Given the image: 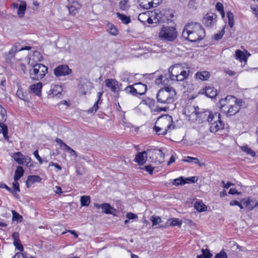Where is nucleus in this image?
I'll return each instance as SVG.
<instances>
[{"instance_id": "423d86ee", "label": "nucleus", "mask_w": 258, "mask_h": 258, "mask_svg": "<svg viewBox=\"0 0 258 258\" xmlns=\"http://www.w3.org/2000/svg\"><path fill=\"white\" fill-rule=\"evenodd\" d=\"M47 72L48 69L45 66L41 63H37L30 70V77L33 80L38 81L42 79Z\"/></svg>"}, {"instance_id": "774afa93", "label": "nucleus", "mask_w": 258, "mask_h": 258, "mask_svg": "<svg viewBox=\"0 0 258 258\" xmlns=\"http://www.w3.org/2000/svg\"><path fill=\"white\" fill-rule=\"evenodd\" d=\"M33 154H34V156L37 158V159L39 161L40 163L41 164L43 161H42V158L39 156V155L38 154V150H35Z\"/></svg>"}, {"instance_id": "f8f14e48", "label": "nucleus", "mask_w": 258, "mask_h": 258, "mask_svg": "<svg viewBox=\"0 0 258 258\" xmlns=\"http://www.w3.org/2000/svg\"><path fill=\"white\" fill-rule=\"evenodd\" d=\"M79 92L82 95H86L93 88L92 83L87 79L81 80L78 86Z\"/></svg>"}, {"instance_id": "bb28decb", "label": "nucleus", "mask_w": 258, "mask_h": 258, "mask_svg": "<svg viewBox=\"0 0 258 258\" xmlns=\"http://www.w3.org/2000/svg\"><path fill=\"white\" fill-rule=\"evenodd\" d=\"M62 89L61 86L58 85H53L51 86V89L50 91L51 94H50L52 96H57L61 94Z\"/></svg>"}, {"instance_id": "a19ab883", "label": "nucleus", "mask_w": 258, "mask_h": 258, "mask_svg": "<svg viewBox=\"0 0 258 258\" xmlns=\"http://www.w3.org/2000/svg\"><path fill=\"white\" fill-rule=\"evenodd\" d=\"M167 224L173 226H178L180 227L182 222L177 218H172L168 220Z\"/></svg>"}, {"instance_id": "49530a36", "label": "nucleus", "mask_w": 258, "mask_h": 258, "mask_svg": "<svg viewBox=\"0 0 258 258\" xmlns=\"http://www.w3.org/2000/svg\"><path fill=\"white\" fill-rule=\"evenodd\" d=\"M150 220L153 223V224H152L153 226L159 225L160 223H162V222L160 217L155 216H152L151 217Z\"/></svg>"}, {"instance_id": "f3484780", "label": "nucleus", "mask_w": 258, "mask_h": 258, "mask_svg": "<svg viewBox=\"0 0 258 258\" xmlns=\"http://www.w3.org/2000/svg\"><path fill=\"white\" fill-rule=\"evenodd\" d=\"M200 93L205 94L207 97L211 99L215 98L218 95L217 90L212 86L205 87L201 90Z\"/></svg>"}, {"instance_id": "20e7f679", "label": "nucleus", "mask_w": 258, "mask_h": 258, "mask_svg": "<svg viewBox=\"0 0 258 258\" xmlns=\"http://www.w3.org/2000/svg\"><path fill=\"white\" fill-rule=\"evenodd\" d=\"M172 117L166 115L165 117H159L155 122L153 131L158 135H166L174 125L172 124Z\"/></svg>"}, {"instance_id": "f704fd0d", "label": "nucleus", "mask_w": 258, "mask_h": 258, "mask_svg": "<svg viewBox=\"0 0 258 258\" xmlns=\"http://www.w3.org/2000/svg\"><path fill=\"white\" fill-rule=\"evenodd\" d=\"M194 207L200 212H204L207 210L206 206L200 201L195 202Z\"/></svg>"}, {"instance_id": "b1692460", "label": "nucleus", "mask_w": 258, "mask_h": 258, "mask_svg": "<svg viewBox=\"0 0 258 258\" xmlns=\"http://www.w3.org/2000/svg\"><path fill=\"white\" fill-rule=\"evenodd\" d=\"M134 86L136 88L138 96L145 94L147 90V85L141 82L135 83Z\"/></svg>"}, {"instance_id": "4c0bfd02", "label": "nucleus", "mask_w": 258, "mask_h": 258, "mask_svg": "<svg viewBox=\"0 0 258 258\" xmlns=\"http://www.w3.org/2000/svg\"><path fill=\"white\" fill-rule=\"evenodd\" d=\"M7 120L6 110L0 105V124L4 123Z\"/></svg>"}, {"instance_id": "393cba45", "label": "nucleus", "mask_w": 258, "mask_h": 258, "mask_svg": "<svg viewBox=\"0 0 258 258\" xmlns=\"http://www.w3.org/2000/svg\"><path fill=\"white\" fill-rule=\"evenodd\" d=\"M41 180V178L38 175H29L26 182L27 187L29 188L31 184L35 182H40Z\"/></svg>"}, {"instance_id": "c85d7f7f", "label": "nucleus", "mask_w": 258, "mask_h": 258, "mask_svg": "<svg viewBox=\"0 0 258 258\" xmlns=\"http://www.w3.org/2000/svg\"><path fill=\"white\" fill-rule=\"evenodd\" d=\"M227 74H228L229 76L234 77L233 79L230 82L232 84V88H235L237 86L236 80L238 76V72H236L235 71L228 70H227Z\"/></svg>"}, {"instance_id": "473e14b6", "label": "nucleus", "mask_w": 258, "mask_h": 258, "mask_svg": "<svg viewBox=\"0 0 258 258\" xmlns=\"http://www.w3.org/2000/svg\"><path fill=\"white\" fill-rule=\"evenodd\" d=\"M24 173V170L22 166H18L15 172L14 180H19L20 178L23 176Z\"/></svg>"}, {"instance_id": "0e129e2a", "label": "nucleus", "mask_w": 258, "mask_h": 258, "mask_svg": "<svg viewBox=\"0 0 258 258\" xmlns=\"http://www.w3.org/2000/svg\"><path fill=\"white\" fill-rule=\"evenodd\" d=\"M126 217L129 220H131V219H135L137 218L138 217V216L135 214L132 213L131 212H129V213H127Z\"/></svg>"}, {"instance_id": "ea45409f", "label": "nucleus", "mask_w": 258, "mask_h": 258, "mask_svg": "<svg viewBox=\"0 0 258 258\" xmlns=\"http://www.w3.org/2000/svg\"><path fill=\"white\" fill-rule=\"evenodd\" d=\"M202 254L198 255V258H211L213 255L208 249H202Z\"/></svg>"}, {"instance_id": "e433bc0d", "label": "nucleus", "mask_w": 258, "mask_h": 258, "mask_svg": "<svg viewBox=\"0 0 258 258\" xmlns=\"http://www.w3.org/2000/svg\"><path fill=\"white\" fill-rule=\"evenodd\" d=\"M116 15L117 18L120 19L123 23L127 24L131 22V19L130 17L119 13H117Z\"/></svg>"}, {"instance_id": "338daca9", "label": "nucleus", "mask_w": 258, "mask_h": 258, "mask_svg": "<svg viewBox=\"0 0 258 258\" xmlns=\"http://www.w3.org/2000/svg\"><path fill=\"white\" fill-rule=\"evenodd\" d=\"M151 5L152 8L156 7L158 5L160 4V3L162 2V0H151Z\"/></svg>"}, {"instance_id": "5701e85b", "label": "nucleus", "mask_w": 258, "mask_h": 258, "mask_svg": "<svg viewBox=\"0 0 258 258\" xmlns=\"http://www.w3.org/2000/svg\"><path fill=\"white\" fill-rule=\"evenodd\" d=\"M42 87V83L39 82L31 85L29 87V89L31 93H32L38 96H40L41 95Z\"/></svg>"}, {"instance_id": "5fc2aeb1", "label": "nucleus", "mask_w": 258, "mask_h": 258, "mask_svg": "<svg viewBox=\"0 0 258 258\" xmlns=\"http://www.w3.org/2000/svg\"><path fill=\"white\" fill-rule=\"evenodd\" d=\"M225 27H226V26L225 25L223 27V30L221 32L214 35V38L215 40H219L222 38V36L223 35V34L225 32L224 29H225Z\"/></svg>"}, {"instance_id": "dca6fc26", "label": "nucleus", "mask_w": 258, "mask_h": 258, "mask_svg": "<svg viewBox=\"0 0 258 258\" xmlns=\"http://www.w3.org/2000/svg\"><path fill=\"white\" fill-rule=\"evenodd\" d=\"M243 204L245 206V209L248 211H252L254 208L258 207L257 201L250 197L243 199Z\"/></svg>"}, {"instance_id": "8fccbe9b", "label": "nucleus", "mask_w": 258, "mask_h": 258, "mask_svg": "<svg viewBox=\"0 0 258 258\" xmlns=\"http://www.w3.org/2000/svg\"><path fill=\"white\" fill-rule=\"evenodd\" d=\"M13 243L17 249L19 250L20 251H23L24 250L23 246L21 244L20 240L14 241Z\"/></svg>"}, {"instance_id": "39448f33", "label": "nucleus", "mask_w": 258, "mask_h": 258, "mask_svg": "<svg viewBox=\"0 0 258 258\" xmlns=\"http://www.w3.org/2000/svg\"><path fill=\"white\" fill-rule=\"evenodd\" d=\"M176 29L174 27L163 26L159 33L160 40L167 41H173L177 37Z\"/></svg>"}, {"instance_id": "2eb2a0df", "label": "nucleus", "mask_w": 258, "mask_h": 258, "mask_svg": "<svg viewBox=\"0 0 258 258\" xmlns=\"http://www.w3.org/2000/svg\"><path fill=\"white\" fill-rule=\"evenodd\" d=\"M21 50L22 46L19 44L14 45L8 52L5 53L4 57L7 60L12 61L14 58L16 53Z\"/></svg>"}, {"instance_id": "f257e3e1", "label": "nucleus", "mask_w": 258, "mask_h": 258, "mask_svg": "<svg viewBox=\"0 0 258 258\" xmlns=\"http://www.w3.org/2000/svg\"><path fill=\"white\" fill-rule=\"evenodd\" d=\"M220 114L215 113L213 114L209 110L199 111L195 121L200 122L208 121L210 124V131L215 133L224 127V123L220 119Z\"/></svg>"}, {"instance_id": "de8ad7c7", "label": "nucleus", "mask_w": 258, "mask_h": 258, "mask_svg": "<svg viewBox=\"0 0 258 258\" xmlns=\"http://www.w3.org/2000/svg\"><path fill=\"white\" fill-rule=\"evenodd\" d=\"M13 214V221H22L23 220V217L21 215H20L18 213L16 212L14 210L12 211Z\"/></svg>"}, {"instance_id": "69168bd1", "label": "nucleus", "mask_w": 258, "mask_h": 258, "mask_svg": "<svg viewBox=\"0 0 258 258\" xmlns=\"http://www.w3.org/2000/svg\"><path fill=\"white\" fill-rule=\"evenodd\" d=\"M214 258H226V253L223 249L222 251L217 254Z\"/></svg>"}, {"instance_id": "f03ea898", "label": "nucleus", "mask_w": 258, "mask_h": 258, "mask_svg": "<svg viewBox=\"0 0 258 258\" xmlns=\"http://www.w3.org/2000/svg\"><path fill=\"white\" fill-rule=\"evenodd\" d=\"M182 36L190 42H197L205 37V31L200 23L191 22L184 26Z\"/></svg>"}, {"instance_id": "6e6d98bb", "label": "nucleus", "mask_w": 258, "mask_h": 258, "mask_svg": "<svg viewBox=\"0 0 258 258\" xmlns=\"http://www.w3.org/2000/svg\"><path fill=\"white\" fill-rule=\"evenodd\" d=\"M100 102H98V101H96L94 104L93 105V107L90 108L88 110V113H93V111H94L95 112H96L97 110L98 109V103H99Z\"/></svg>"}, {"instance_id": "4468645a", "label": "nucleus", "mask_w": 258, "mask_h": 258, "mask_svg": "<svg viewBox=\"0 0 258 258\" xmlns=\"http://www.w3.org/2000/svg\"><path fill=\"white\" fill-rule=\"evenodd\" d=\"M54 75L56 77L64 76L72 73V70L67 65H60L54 70Z\"/></svg>"}, {"instance_id": "3c124183", "label": "nucleus", "mask_w": 258, "mask_h": 258, "mask_svg": "<svg viewBox=\"0 0 258 258\" xmlns=\"http://www.w3.org/2000/svg\"><path fill=\"white\" fill-rule=\"evenodd\" d=\"M144 101L145 102V103L147 105L149 106L150 108H152L154 106L155 101H154V100H153L152 99H151L149 98H147L144 100Z\"/></svg>"}, {"instance_id": "cd10ccee", "label": "nucleus", "mask_w": 258, "mask_h": 258, "mask_svg": "<svg viewBox=\"0 0 258 258\" xmlns=\"http://www.w3.org/2000/svg\"><path fill=\"white\" fill-rule=\"evenodd\" d=\"M210 76L209 72L207 71H203L201 72H197L196 75V79L202 81L207 80Z\"/></svg>"}, {"instance_id": "37998d69", "label": "nucleus", "mask_w": 258, "mask_h": 258, "mask_svg": "<svg viewBox=\"0 0 258 258\" xmlns=\"http://www.w3.org/2000/svg\"><path fill=\"white\" fill-rule=\"evenodd\" d=\"M241 149L242 151L245 152L247 155H250L251 157H254L255 155V152L247 146L241 147Z\"/></svg>"}, {"instance_id": "72a5a7b5", "label": "nucleus", "mask_w": 258, "mask_h": 258, "mask_svg": "<svg viewBox=\"0 0 258 258\" xmlns=\"http://www.w3.org/2000/svg\"><path fill=\"white\" fill-rule=\"evenodd\" d=\"M124 91L127 94H130L135 96H138L137 89L134 84L128 86L124 89Z\"/></svg>"}, {"instance_id": "58836bf2", "label": "nucleus", "mask_w": 258, "mask_h": 258, "mask_svg": "<svg viewBox=\"0 0 258 258\" xmlns=\"http://www.w3.org/2000/svg\"><path fill=\"white\" fill-rule=\"evenodd\" d=\"M0 127H1L0 133H1L2 132L3 134L4 135V138L6 140L8 141L9 140V136L8 135V130L7 126L4 123H1V124H0Z\"/></svg>"}, {"instance_id": "c9c22d12", "label": "nucleus", "mask_w": 258, "mask_h": 258, "mask_svg": "<svg viewBox=\"0 0 258 258\" xmlns=\"http://www.w3.org/2000/svg\"><path fill=\"white\" fill-rule=\"evenodd\" d=\"M17 14L20 17H23L25 14L26 9V4L25 2H22L19 6Z\"/></svg>"}, {"instance_id": "e2e57ef3", "label": "nucleus", "mask_w": 258, "mask_h": 258, "mask_svg": "<svg viewBox=\"0 0 258 258\" xmlns=\"http://www.w3.org/2000/svg\"><path fill=\"white\" fill-rule=\"evenodd\" d=\"M13 258H29L27 257L22 252H17L15 254V255L13 257ZM29 258H35L34 257H31Z\"/></svg>"}, {"instance_id": "79ce46f5", "label": "nucleus", "mask_w": 258, "mask_h": 258, "mask_svg": "<svg viewBox=\"0 0 258 258\" xmlns=\"http://www.w3.org/2000/svg\"><path fill=\"white\" fill-rule=\"evenodd\" d=\"M80 202L82 206H88L90 202V198L89 196H83L81 197Z\"/></svg>"}, {"instance_id": "4be33fe9", "label": "nucleus", "mask_w": 258, "mask_h": 258, "mask_svg": "<svg viewBox=\"0 0 258 258\" xmlns=\"http://www.w3.org/2000/svg\"><path fill=\"white\" fill-rule=\"evenodd\" d=\"M235 55L237 59H238L241 62L243 61L246 63L250 54L248 53L247 51L244 52L240 50H237L235 51Z\"/></svg>"}, {"instance_id": "412c9836", "label": "nucleus", "mask_w": 258, "mask_h": 258, "mask_svg": "<svg viewBox=\"0 0 258 258\" xmlns=\"http://www.w3.org/2000/svg\"><path fill=\"white\" fill-rule=\"evenodd\" d=\"M94 205L97 209L101 208L102 212L106 214H112L111 210H115L109 203H104L101 204L94 203Z\"/></svg>"}, {"instance_id": "0eeeda50", "label": "nucleus", "mask_w": 258, "mask_h": 258, "mask_svg": "<svg viewBox=\"0 0 258 258\" xmlns=\"http://www.w3.org/2000/svg\"><path fill=\"white\" fill-rule=\"evenodd\" d=\"M173 73L172 77L174 81H182L186 79L190 73L188 68L187 70H183L180 64H175L171 66V72Z\"/></svg>"}, {"instance_id": "09e8293b", "label": "nucleus", "mask_w": 258, "mask_h": 258, "mask_svg": "<svg viewBox=\"0 0 258 258\" xmlns=\"http://www.w3.org/2000/svg\"><path fill=\"white\" fill-rule=\"evenodd\" d=\"M185 178L183 177H180L174 180L172 184L174 185H182L185 184Z\"/></svg>"}, {"instance_id": "603ef678", "label": "nucleus", "mask_w": 258, "mask_h": 258, "mask_svg": "<svg viewBox=\"0 0 258 258\" xmlns=\"http://www.w3.org/2000/svg\"><path fill=\"white\" fill-rule=\"evenodd\" d=\"M63 150H67V151L70 153L72 154L75 156H77V152L74 150L72 148L68 146L67 145H64V147L63 148Z\"/></svg>"}, {"instance_id": "a211bd4d", "label": "nucleus", "mask_w": 258, "mask_h": 258, "mask_svg": "<svg viewBox=\"0 0 258 258\" xmlns=\"http://www.w3.org/2000/svg\"><path fill=\"white\" fill-rule=\"evenodd\" d=\"M67 8L70 14L75 15L78 13V10L80 8V4L75 0H68Z\"/></svg>"}, {"instance_id": "1a4fd4ad", "label": "nucleus", "mask_w": 258, "mask_h": 258, "mask_svg": "<svg viewBox=\"0 0 258 258\" xmlns=\"http://www.w3.org/2000/svg\"><path fill=\"white\" fill-rule=\"evenodd\" d=\"M173 73L171 72V67L168 69L167 73L161 75L155 80V83L156 85H162L163 86L167 85L168 84H170V81H173V78L172 77Z\"/></svg>"}, {"instance_id": "9b49d317", "label": "nucleus", "mask_w": 258, "mask_h": 258, "mask_svg": "<svg viewBox=\"0 0 258 258\" xmlns=\"http://www.w3.org/2000/svg\"><path fill=\"white\" fill-rule=\"evenodd\" d=\"M106 86L114 93H118L121 90V84L115 79H107L105 80Z\"/></svg>"}, {"instance_id": "c03bdc74", "label": "nucleus", "mask_w": 258, "mask_h": 258, "mask_svg": "<svg viewBox=\"0 0 258 258\" xmlns=\"http://www.w3.org/2000/svg\"><path fill=\"white\" fill-rule=\"evenodd\" d=\"M227 17L228 19V25L232 28L234 25V15L232 13L228 12L227 13Z\"/></svg>"}, {"instance_id": "a18cd8bd", "label": "nucleus", "mask_w": 258, "mask_h": 258, "mask_svg": "<svg viewBox=\"0 0 258 258\" xmlns=\"http://www.w3.org/2000/svg\"><path fill=\"white\" fill-rule=\"evenodd\" d=\"M216 10L219 12L222 18L224 17L225 12L224 10V7L222 3L218 2L216 5Z\"/></svg>"}, {"instance_id": "6ab92c4d", "label": "nucleus", "mask_w": 258, "mask_h": 258, "mask_svg": "<svg viewBox=\"0 0 258 258\" xmlns=\"http://www.w3.org/2000/svg\"><path fill=\"white\" fill-rule=\"evenodd\" d=\"M148 155H149L148 150L146 151L139 152L136 155L134 160L139 165H143L147 161Z\"/></svg>"}, {"instance_id": "bf43d9fd", "label": "nucleus", "mask_w": 258, "mask_h": 258, "mask_svg": "<svg viewBox=\"0 0 258 258\" xmlns=\"http://www.w3.org/2000/svg\"><path fill=\"white\" fill-rule=\"evenodd\" d=\"M142 169H145L146 171H147L150 173V174H152L153 170L154 169V167H152L151 165H148L144 166L143 168H142Z\"/></svg>"}, {"instance_id": "7c9ffc66", "label": "nucleus", "mask_w": 258, "mask_h": 258, "mask_svg": "<svg viewBox=\"0 0 258 258\" xmlns=\"http://www.w3.org/2000/svg\"><path fill=\"white\" fill-rule=\"evenodd\" d=\"M24 156L22 153L18 152L13 154V157L19 165H23Z\"/></svg>"}, {"instance_id": "a878e982", "label": "nucleus", "mask_w": 258, "mask_h": 258, "mask_svg": "<svg viewBox=\"0 0 258 258\" xmlns=\"http://www.w3.org/2000/svg\"><path fill=\"white\" fill-rule=\"evenodd\" d=\"M17 96L20 99L24 101L25 102H29L30 97L29 95L26 91H23L22 88H19L16 93Z\"/></svg>"}, {"instance_id": "2f4dec72", "label": "nucleus", "mask_w": 258, "mask_h": 258, "mask_svg": "<svg viewBox=\"0 0 258 258\" xmlns=\"http://www.w3.org/2000/svg\"><path fill=\"white\" fill-rule=\"evenodd\" d=\"M151 0H138V3L141 7L145 9H149L152 8Z\"/></svg>"}, {"instance_id": "6e6552de", "label": "nucleus", "mask_w": 258, "mask_h": 258, "mask_svg": "<svg viewBox=\"0 0 258 258\" xmlns=\"http://www.w3.org/2000/svg\"><path fill=\"white\" fill-rule=\"evenodd\" d=\"M228 103L229 107L227 111V115L231 116L235 114L240 109V106L242 105V101H238L237 98L232 95H227V104Z\"/></svg>"}, {"instance_id": "4d7b16f0", "label": "nucleus", "mask_w": 258, "mask_h": 258, "mask_svg": "<svg viewBox=\"0 0 258 258\" xmlns=\"http://www.w3.org/2000/svg\"><path fill=\"white\" fill-rule=\"evenodd\" d=\"M228 244L229 245V246L232 248V250H235L238 248V245L234 241L230 240L228 242Z\"/></svg>"}, {"instance_id": "c756f323", "label": "nucleus", "mask_w": 258, "mask_h": 258, "mask_svg": "<svg viewBox=\"0 0 258 258\" xmlns=\"http://www.w3.org/2000/svg\"><path fill=\"white\" fill-rule=\"evenodd\" d=\"M107 31L113 36H116L118 33V30L116 27L111 23L108 24L107 26Z\"/></svg>"}, {"instance_id": "ddd939ff", "label": "nucleus", "mask_w": 258, "mask_h": 258, "mask_svg": "<svg viewBox=\"0 0 258 258\" xmlns=\"http://www.w3.org/2000/svg\"><path fill=\"white\" fill-rule=\"evenodd\" d=\"M149 156L150 158H155L161 163L164 160V154L161 149H151L148 150Z\"/></svg>"}, {"instance_id": "864d4df0", "label": "nucleus", "mask_w": 258, "mask_h": 258, "mask_svg": "<svg viewBox=\"0 0 258 258\" xmlns=\"http://www.w3.org/2000/svg\"><path fill=\"white\" fill-rule=\"evenodd\" d=\"M31 159L28 156H24L23 159V164H25L27 167L31 166Z\"/></svg>"}, {"instance_id": "9d476101", "label": "nucleus", "mask_w": 258, "mask_h": 258, "mask_svg": "<svg viewBox=\"0 0 258 258\" xmlns=\"http://www.w3.org/2000/svg\"><path fill=\"white\" fill-rule=\"evenodd\" d=\"M199 110V108L198 106L196 107L195 106L189 104L185 107L183 113L187 117H189V120L195 121Z\"/></svg>"}, {"instance_id": "aec40b11", "label": "nucleus", "mask_w": 258, "mask_h": 258, "mask_svg": "<svg viewBox=\"0 0 258 258\" xmlns=\"http://www.w3.org/2000/svg\"><path fill=\"white\" fill-rule=\"evenodd\" d=\"M216 17V15L214 13H208L204 16L203 22L207 27H211L215 22Z\"/></svg>"}, {"instance_id": "13d9d810", "label": "nucleus", "mask_w": 258, "mask_h": 258, "mask_svg": "<svg viewBox=\"0 0 258 258\" xmlns=\"http://www.w3.org/2000/svg\"><path fill=\"white\" fill-rule=\"evenodd\" d=\"M18 180H16V181L14 180V182L13 183V188L14 189V190H13L14 191V192H15L14 196L17 195V194L15 192V191L19 192L20 191V189L19 188V183H18Z\"/></svg>"}, {"instance_id": "680f3d73", "label": "nucleus", "mask_w": 258, "mask_h": 258, "mask_svg": "<svg viewBox=\"0 0 258 258\" xmlns=\"http://www.w3.org/2000/svg\"><path fill=\"white\" fill-rule=\"evenodd\" d=\"M0 187L1 188H6V189H7L9 191L11 192V193H12L13 194V195H15V192H14V191L13 190V189H12L10 187H9L8 186H7L6 184L5 183H3L2 182H0Z\"/></svg>"}, {"instance_id": "7ed1b4c3", "label": "nucleus", "mask_w": 258, "mask_h": 258, "mask_svg": "<svg viewBox=\"0 0 258 258\" xmlns=\"http://www.w3.org/2000/svg\"><path fill=\"white\" fill-rule=\"evenodd\" d=\"M176 93L174 88L165 87L161 89L156 94L157 102L161 104H172L176 99Z\"/></svg>"}, {"instance_id": "052dcab7", "label": "nucleus", "mask_w": 258, "mask_h": 258, "mask_svg": "<svg viewBox=\"0 0 258 258\" xmlns=\"http://www.w3.org/2000/svg\"><path fill=\"white\" fill-rule=\"evenodd\" d=\"M197 177L195 176H192V177H188V178H185V181L184 182V183H190V182L195 183V182L197 181Z\"/></svg>"}]
</instances>
